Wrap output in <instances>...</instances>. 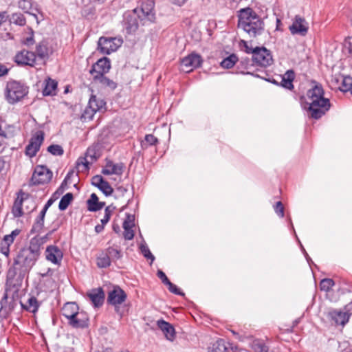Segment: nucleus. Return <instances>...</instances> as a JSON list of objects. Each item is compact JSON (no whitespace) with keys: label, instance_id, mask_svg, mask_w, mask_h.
<instances>
[{"label":"nucleus","instance_id":"nucleus-62","mask_svg":"<svg viewBox=\"0 0 352 352\" xmlns=\"http://www.w3.org/2000/svg\"><path fill=\"white\" fill-rule=\"evenodd\" d=\"M8 70L9 69L5 65L0 64V77L6 75L8 72Z\"/></svg>","mask_w":352,"mask_h":352},{"label":"nucleus","instance_id":"nucleus-40","mask_svg":"<svg viewBox=\"0 0 352 352\" xmlns=\"http://www.w3.org/2000/svg\"><path fill=\"white\" fill-rule=\"evenodd\" d=\"M334 281L331 278H324L320 281V289L324 292H329L334 285Z\"/></svg>","mask_w":352,"mask_h":352},{"label":"nucleus","instance_id":"nucleus-58","mask_svg":"<svg viewBox=\"0 0 352 352\" xmlns=\"http://www.w3.org/2000/svg\"><path fill=\"white\" fill-rule=\"evenodd\" d=\"M10 245L8 244H5L3 241L1 243V252L5 256H8L10 252Z\"/></svg>","mask_w":352,"mask_h":352},{"label":"nucleus","instance_id":"nucleus-33","mask_svg":"<svg viewBox=\"0 0 352 352\" xmlns=\"http://www.w3.org/2000/svg\"><path fill=\"white\" fill-rule=\"evenodd\" d=\"M237 60V56L232 54L221 62V66L223 68L230 69L234 65Z\"/></svg>","mask_w":352,"mask_h":352},{"label":"nucleus","instance_id":"nucleus-49","mask_svg":"<svg viewBox=\"0 0 352 352\" xmlns=\"http://www.w3.org/2000/svg\"><path fill=\"white\" fill-rule=\"evenodd\" d=\"M96 113V111H94L93 109L89 108V107L87 105V107L84 110L83 113L82 114V118L84 120H91L93 118L94 114Z\"/></svg>","mask_w":352,"mask_h":352},{"label":"nucleus","instance_id":"nucleus-10","mask_svg":"<svg viewBox=\"0 0 352 352\" xmlns=\"http://www.w3.org/2000/svg\"><path fill=\"white\" fill-rule=\"evenodd\" d=\"M52 177V173L46 166H37L32 177L34 184H44L49 182Z\"/></svg>","mask_w":352,"mask_h":352},{"label":"nucleus","instance_id":"nucleus-53","mask_svg":"<svg viewBox=\"0 0 352 352\" xmlns=\"http://www.w3.org/2000/svg\"><path fill=\"white\" fill-rule=\"evenodd\" d=\"M124 232L123 235L126 240H131L134 236V232L132 228L123 227Z\"/></svg>","mask_w":352,"mask_h":352},{"label":"nucleus","instance_id":"nucleus-31","mask_svg":"<svg viewBox=\"0 0 352 352\" xmlns=\"http://www.w3.org/2000/svg\"><path fill=\"white\" fill-rule=\"evenodd\" d=\"M340 81L341 85L338 87V88L342 91H350L352 87V78L350 76H341L340 79L338 80V82Z\"/></svg>","mask_w":352,"mask_h":352},{"label":"nucleus","instance_id":"nucleus-56","mask_svg":"<svg viewBox=\"0 0 352 352\" xmlns=\"http://www.w3.org/2000/svg\"><path fill=\"white\" fill-rule=\"evenodd\" d=\"M44 217L38 215V217L36 219L35 225L34 226V229H41L43 228L44 225Z\"/></svg>","mask_w":352,"mask_h":352},{"label":"nucleus","instance_id":"nucleus-17","mask_svg":"<svg viewBox=\"0 0 352 352\" xmlns=\"http://www.w3.org/2000/svg\"><path fill=\"white\" fill-rule=\"evenodd\" d=\"M87 296L95 307H100L104 302V293L102 288H96L87 293Z\"/></svg>","mask_w":352,"mask_h":352},{"label":"nucleus","instance_id":"nucleus-30","mask_svg":"<svg viewBox=\"0 0 352 352\" xmlns=\"http://www.w3.org/2000/svg\"><path fill=\"white\" fill-rule=\"evenodd\" d=\"M294 78V72L292 70L287 71L282 78L281 85L287 89H292L294 87L292 84Z\"/></svg>","mask_w":352,"mask_h":352},{"label":"nucleus","instance_id":"nucleus-60","mask_svg":"<svg viewBox=\"0 0 352 352\" xmlns=\"http://www.w3.org/2000/svg\"><path fill=\"white\" fill-rule=\"evenodd\" d=\"M31 35L29 37H27L24 41L23 43L28 46L32 45L34 43V38H33V31L32 29H30Z\"/></svg>","mask_w":352,"mask_h":352},{"label":"nucleus","instance_id":"nucleus-52","mask_svg":"<svg viewBox=\"0 0 352 352\" xmlns=\"http://www.w3.org/2000/svg\"><path fill=\"white\" fill-rule=\"evenodd\" d=\"M105 180L102 178L101 175H96L91 179V184L100 188V186L104 183Z\"/></svg>","mask_w":352,"mask_h":352},{"label":"nucleus","instance_id":"nucleus-37","mask_svg":"<svg viewBox=\"0 0 352 352\" xmlns=\"http://www.w3.org/2000/svg\"><path fill=\"white\" fill-rule=\"evenodd\" d=\"M10 23H13L16 25L23 26L25 24V19L21 13H14L10 17Z\"/></svg>","mask_w":352,"mask_h":352},{"label":"nucleus","instance_id":"nucleus-18","mask_svg":"<svg viewBox=\"0 0 352 352\" xmlns=\"http://www.w3.org/2000/svg\"><path fill=\"white\" fill-rule=\"evenodd\" d=\"M67 320L68 324L74 328H83L87 325L88 318L84 313L78 311Z\"/></svg>","mask_w":352,"mask_h":352},{"label":"nucleus","instance_id":"nucleus-26","mask_svg":"<svg viewBox=\"0 0 352 352\" xmlns=\"http://www.w3.org/2000/svg\"><path fill=\"white\" fill-rule=\"evenodd\" d=\"M21 304L23 309L34 314L37 311L40 306V303L34 296L29 298L25 305L23 303Z\"/></svg>","mask_w":352,"mask_h":352},{"label":"nucleus","instance_id":"nucleus-38","mask_svg":"<svg viewBox=\"0 0 352 352\" xmlns=\"http://www.w3.org/2000/svg\"><path fill=\"white\" fill-rule=\"evenodd\" d=\"M210 352H228V348L226 347L224 341L219 340L213 344Z\"/></svg>","mask_w":352,"mask_h":352},{"label":"nucleus","instance_id":"nucleus-20","mask_svg":"<svg viewBox=\"0 0 352 352\" xmlns=\"http://www.w3.org/2000/svg\"><path fill=\"white\" fill-rule=\"evenodd\" d=\"M329 317L336 324L344 325L349 320V315L346 312L338 310H332L328 313Z\"/></svg>","mask_w":352,"mask_h":352},{"label":"nucleus","instance_id":"nucleus-14","mask_svg":"<svg viewBox=\"0 0 352 352\" xmlns=\"http://www.w3.org/2000/svg\"><path fill=\"white\" fill-rule=\"evenodd\" d=\"M46 259L55 265H60L63 257L61 250L56 245H49L45 250Z\"/></svg>","mask_w":352,"mask_h":352},{"label":"nucleus","instance_id":"nucleus-55","mask_svg":"<svg viewBox=\"0 0 352 352\" xmlns=\"http://www.w3.org/2000/svg\"><path fill=\"white\" fill-rule=\"evenodd\" d=\"M88 164L89 162L86 158L79 159L77 162V167L78 169H80L82 166V169L81 170L83 171L84 170L88 169Z\"/></svg>","mask_w":352,"mask_h":352},{"label":"nucleus","instance_id":"nucleus-41","mask_svg":"<svg viewBox=\"0 0 352 352\" xmlns=\"http://www.w3.org/2000/svg\"><path fill=\"white\" fill-rule=\"evenodd\" d=\"M140 248L144 256L148 259H151V263H153L155 260V257L150 252L147 245L144 242L140 244Z\"/></svg>","mask_w":352,"mask_h":352},{"label":"nucleus","instance_id":"nucleus-59","mask_svg":"<svg viewBox=\"0 0 352 352\" xmlns=\"http://www.w3.org/2000/svg\"><path fill=\"white\" fill-rule=\"evenodd\" d=\"M157 274L159 278L162 280L164 284L166 285L169 281L166 274L162 270H158Z\"/></svg>","mask_w":352,"mask_h":352},{"label":"nucleus","instance_id":"nucleus-45","mask_svg":"<svg viewBox=\"0 0 352 352\" xmlns=\"http://www.w3.org/2000/svg\"><path fill=\"white\" fill-rule=\"evenodd\" d=\"M47 151L54 155L60 156L63 154V148L60 145H58V144L50 145L47 148Z\"/></svg>","mask_w":352,"mask_h":352},{"label":"nucleus","instance_id":"nucleus-9","mask_svg":"<svg viewBox=\"0 0 352 352\" xmlns=\"http://www.w3.org/2000/svg\"><path fill=\"white\" fill-rule=\"evenodd\" d=\"M44 140V134L41 131H37L30 139L25 148V154L30 157H34L39 151Z\"/></svg>","mask_w":352,"mask_h":352},{"label":"nucleus","instance_id":"nucleus-12","mask_svg":"<svg viewBox=\"0 0 352 352\" xmlns=\"http://www.w3.org/2000/svg\"><path fill=\"white\" fill-rule=\"evenodd\" d=\"M14 60L19 65L34 67L36 63V54L33 52L23 50L16 53Z\"/></svg>","mask_w":352,"mask_h":352},{"label":"nucleus","instance_id":"nucleus-63","mask_svg":"<svg viewBox=\"0 0 352 352\" xmlns=\"http://www.w3.org/2000/svg\"><path fill=\"white\" fill-rule=\"evenodd\" d=\"M169 1L175 5L182 6L186 2L187 0H169Z\"/></svg>","mask_w":352,"mask_h":352},{"label":"nucleus","instance_id":"nucleus-39","mask_svg":"<svg viewBox=\"0 0 352 352\" xmlns=\"http://www.w3.org/2000/svg\"><path fill=\"white\" fill-rule=\"evenodd\" d=\"M12 213L14 217H19L23 215L22 211V199H16L14 203V206L12 208Z\"/></svg>","mask_w":352,"mask_h":352},{"label":"nucleus","instance_id":"nucleus-47","mask_svg":"<svg viewBox=\"0 0 352 352\" xmlns=\"http://www.w3.org/2000/svg\"><path fill=\"white\" fill-rule=\"evenodd\" d=\"M19 232L17 230H13L10 234L6 235L3 237L2 241L5 244L10 245L14 242L15 236H16L19 234Z\"/></svg>","mask_w":352,"mask_h":352},{"label":"nucleus","instance_id":"nucleus-23","mask_svg":"<svg viewBox=\"0 0 352 352\" xmlns=\"http://www.w3.org/2000/svg\"><path fill=\"white\" fill-rule=\"evenodd\" d=\"M78 309V306L76 302H67L62 308V314L68 320L70 318H73L74 315L77 314Z\"/></svg>","mask_w":352,"mask_h":352},{"label":"nucleus","instance_id":"nucleus-61","mask_svg":"<svg viewBox=\"0 0 352 352\" xmlns=\"http://www.w3.org/2000/svg\"><path fill=\"white\" fill-rule=\"evenodd\" d=\"M345 46L347 47L349 54L352 55V37H348L346 38Z\"/></svg>","mask_w":352,"mask_h":352},{"label":"nucleus","instance_id":"nucleus-57","mask_svg":"<svg viewBox=\"0 0 352 352\" xmlns=\"http://www.w3.org/2000/svg\"><path fill=\"white\" fill-rule=\"evenodd\" d=\"M241 46L245 49V51L248 54H252L254 55V49L252 47H250L248 43L245 41H241Z\"/></svg>","mask_w":352,"mask_h":352},{"label":"nucleus","instance_id":"nucleus-8","mask_svg":"<svg viewBox=\"0 0 352 352\" xmlns=\"http://www.w3.org/2000/svg\"><path fill=\"white\" fill-rule=\"evenodd\" d=\"M126 294L120 287L115 286L113 289L108 294L107 301L109 304L115 307L117 313L120 312L119 305L124 302L126 299Z\"/></svg>","mask_w":352,"mask_h":352},{"label":"nucleus","instance_id":"nucleus-22","mask_svg":"<svg viewBox=\"0 0 352 352\" xmlns=\"http://www.w3.org/2000/svg\"><path fill=\"white\" fill-rule=\"evenodd\" d=\"M157 327L163 331L165 337L169 340H173L175 338V329L168 322L164 320H160L157 322Z\"/></svg>","mask_w":352,"mask_h":352},{"label":"nucleus","instance_id":"nucleus-5","mask_svg":"<svg viewBox=\"0 0 352 352\" xmlns=\"http://www.w3.org/2000/svg\"><path fill=\"white\" fill-rule=\"evenodd\" d=\"M154 0H142L140 9H137L138 19L142 21V24L146 22H152L155 19Z\"/></svg>","mask_w":352,"mask_h":352},{"label":"nucleus","instance_id":"nucleus-28","mask_svg":"<svg viewBox=\"0 0 352 352\" xmlns=\"http://www.w3.org/2000/svg\"><path fill=\"white\" fill-rule=\"evenodd\" d=\"M105 104L103 100L97 98L96 96H91L89 98L88 106L97 112L104 108Z\"/></svg>","mask_w":352,"mask_h":352},{"label":"nucleus","instance_id":"nucleus-32","mask_svg":"<svg viewBox=\"0 0 352 352\" xmlns=\"http://www.w3.org/2000/svg\"><path fill=\"white\" fill-rule=\"evenodd\" d=\"M49 49L47 47L45 42H41L39 44L36 45V52L37 55L41 58H44L48 56L49 55Z\"/></svg>","mask_w":352,"mask_h":352},{"label":"nucleus","instance_id":"nucleus-1","mask_svg":"<svg viewBox=\"0 0 352 352\" xmlns=\"http://www.w3.org/2000/svg\"><path fill=\"white\" fill-rule=\"evenodd\" d=\"M307 111L308 116L314 119L321 118L330 108L329 99L324 97V91L321 85L316 84L308 90L307 100L302 104Z\"/></svg>","mask_w":352,"mask_h":352},{"label":"nucleus","instance_id":"nucleus-44","mask_svg":"<svg viewBox=\"0 0 352 352\" xmlns=\"http://www.w3.org/2000/svg\"><path fill=\"white\" fill-rule=\"evenodd\" d=\"M114 208H115L111 206H109L105 208L104 217L100 220L101 223L103 225H106L109 222L110 217L113 212Z\"/></svg>","mask_w":352,"mask_h":352},{"label":"nucleus","instance_id":"nucleus-54","mask_svg":"<svg viewBox=\"0 0 352 352\" xmlns=\"http://www.w3.org/2000/svg\"><path fill=\"white\" fill-rule=\"evenodd\" d=\"M134 226L133 215L128 214L126 219L123 222V227L133 228Z\"/></svg>","mask_w":352,"mask_h":352},{"label":"nucleus","instance_id":"nucleus-43","mask_svg":"<svg viewBox=\"0 0 352 352\" xmlns=\"http://www.w3.org/2000/svg\"><path fill=\"white\" fill-rule=\"evenodd\" d=\"M157 142V138L152 134H148L145 136L144 140L142 142V146L146 147L147 146L155 145Z\"/></svg>","mask_w":352,"mask_h":352},{"label":"nucleus","instance_id":"nucleus-42","mask_svg":"<svg viewBox=\"0 0 352 352\" xmlns=\"http://www.w3.org/2000/svg\"><path fill=\"white\" fill-rule=\"evenodd\" d=\"M105 252L111 260L119 259L121 257L120 251L111 247L107 248Z\"/></svg>","mask_w":352,"mask_h":352},{"label":"nucleus","instance_id":"nucleus-51","mask_svg":"<svg viewBox=\"0 0 352 352\" xmlns=\"http://www.w3.org/2000/svg\"><path fill=\"white\" fill-rule=\"evenodd\" d=\"M275 212L281 218L284 217V206L281 201L276 202L274 206Z\"/></svg>","mask_w":352,"mask_h":352},{"label":"nucleus","instance_id":"nucleus-29","mask_svg":"<svg viewBox=\"0 0 352 352\" xmlns=\"http://www.w3.org/2000/svg\"><path fill=\"white\" fill-rule=\"evenodd\" d=\"M88 209L90 211H97L100 210L103 206V203L98 201V198L95 193L91 195L90 199L87 201Z\"/></svg>","mask_w":352,"mask_h":352},{"label":"nucleus","instance_id":"nucleus-50","mask_svg":"<svg viewBox=\"0 0 352 352\" xmlns=\"http://www.w3.org/2000/svg\"><path fill=\"white\" fill-rule=\"evenodd\" d=\"M168 287V290L177 295L184 296V294L180 292V289L173 283H172L170 280L166 284Z\"/></svg>","mask_w":352,"mask_h":352},{"label":"nucleus","instance_id":"nucleus-16","mask_svg":"<svg viewBox=\"0 0 352 352\" xmlns=\"http://www.w3.org/2000/svg\"><path fill=\"white\" fill-rule=\"evenodd\" d=\"M289 30L292 34L304 36L307 32L308 27L304 19L296 16L292 25L289 26Z\"/></svg>","mask_w":352,"mask_h":352},{"label":"nucleus","instance_id":"nucleus-36","mask_svg":"<svg viewBox=\"0 0 352 352\" xmlns=\"http://www.w3.org/2000/svg\"><path fill=\"white\" fill-rule=\"evenodd\" d=\"M252 349L254 352H267L268 348L262 340H256L252 342Z\"/></svg>","mask_w":352,"mask_h":352},{"label":"nucleus","instance_id":"nucleus-25","mask_svg":"<svg viewBox=\"0 0 352 352\" xmlns=\"http://www.w3.org/2000/svg\"><path fill=\"white\" fill-rule=\"evenodd\" d=\"M10 26V23L7 22L5 13H0V36L4 40L12 38L11 33L6 31V26Z\"/></svg>","mask_w":352,"mask_h":352},{"label":"nucleus","instance_id":"nucleus-13","mask_svg":"<svg viewBox=\"0 0 352 352\" xmlns=\"http://www.w3.org/2000/svg\"><path fill=\"white\" fill-rule=\"evenodd\" d=\"M138 10L135 9L133 12H127L124 15V27L127 33L134 32L138 28Z\"/></svg>","mask_w":352,"mask_h":352},{"label":"nucleus","instance_id":"nucleus-19","mask_svg":"<svg viewBox=\"0 0 352 352\" xmlns=\"http://www.w3.org/2000/svg\"><path fill=\"white\" fill-rule=\"evenodd\" d=\"M124 166L122 163L114 164L109 161L102 170V173L106 175H121L123 172Z\"/></svg>","mask_w":352,"mask_h":352},{"label":"nucleus","instance_id":"nucleus-7","mask_svg":"<svg viewBox=\"0 0 352 352\" xmlns=\"http://www.w3.org/2000/svg\"><path fill=\"white\" fill-rule=\"evenodd\" d=\"M122 44V40L118 38L100 37L98 45V49L105 54H109L116 52Z\"/></svg>","mask_w":352,"mask_h":352},{"label":"nucleus","instance_id":"nucleus-64","mask_svg":"<svg viewBox=\"0 0 352 352\" xmlns=\"http://www.w3.org/2000/svg\"><path fill=\"white\" fill-rule=\"evenodd\" d=\"M104 226L102 223L101 225H97L95 227V231L97 232V233H100L101 232L103 229H104Z\"/></svg>","mask_w":352,"mask_h":352},{"label":"nucleus","instance_id":"nucleus-6","mask_svg":"<svg viewBox=\"0 0 352 352\" xmlns=\"http://www.w3.org/2000/svg\"><path fill=\"white\" fill-rule=\"evenodd\" d=\"M252 58L255 65L261 67L269 66L273 63L271 52L264 47H256Z\"/></svg>","mask_w":352,"mask_h":352},{"label":"nucleus","instance_id":"nucleus-11","mask_svg":"<svg viewBox=\"0 0 352 352\" xmlns=\"http://www.w3.org/2000/svg\"><path fill=\"white\" fill-rule=\"evenodd\" d=\"M202 63L200 55L192 53L184 57L181 62V69L185 72H189L199 67Z\"/></svg>","mask_w":352,"mask_h":352},{"label":"nucleus","instance_id":"nucleus-15","mask_svg":"<svg viewBox=\"0 0 352 352\" xmlns=\"http://www.w3.org/2000/svg\"><path fill=\"white\" fill-rule=\"evenodd\" d=\"M110 68L109 60L107 58H100L93 65L90 74L92 76L97 74H105L109 72Z\"/></svg>","mask_w":352,"mask_h":352},{"label":"nucleus","instance_id":"nucleus-21","mask_svg":"<svg viewBox=\"0 0 352 352\" xmlns=\"http://www.w3.org/2000/svg\"><path fill=\"white\" fill-rule=\"evenodd\" d=\"M93 80L95 83L100 85L104 88H108L110 90H113L116 88L117 84L104 76V74H97L92 76Z\"/></svg>","mask_w":352,"mask_h":352},{"label":"nucleus","instance_id":"nucleus-34","mask_svg":"<svg viewBox=\"0 0 352 352\" xmlns=\"http://www.w3.org/2000/svg\"><path fill=\"white\" fill-rule=\"evenodd\" d=\"M97 265L100 268L107 267L111 265V259L106 252H102L97 258Z\"/></svg>","mask_w":352,"mask_h":352},{"label":"nucleus","instance_id":"nucleus-3","mask_svg":"<svg viewBox=\"0 0 352 352\" xmlns=\"http://www.w3.org/2000/svg\"><path fill=\"white\" fill-rule=\"evenodd\" d=\"M39 254V248L36 245L24 248L18 253L14 263L19 266L22 272H28L35 264Z\"/></svg>","mask_w":352,"mask_h":352},{"label":"nucleus","instance_id":"nucleus-48","mask_svg":"<svg viewBox=\"0 0 352 352\" xmlns=\"http://www.w3.org/2000/svg\"><path fill=\"white\" fill-rule=\"evenodd\" d=\"M106 196L111 195L113 191L112 187L109 185V184L104 181V183L100 186L99 188Z\"/></svg>","mask_w":352,"mask_h":352},{"label":"nucleus","instance_id":"nucleus-46","mask_svg":"<svg viewBox=\"0 0 352 352\" xmlns=\"http://www.w3.org/2000/svg\"><path fill=\"white\" fill-rule=\"evenodd\" d=\"M74 174H75V172L73 170L68 172L65 178L63 181L60 186L59 187V189H58L59 190H60L61 192H63L65 189L67 188V186L69 184V179L74 177Z\"/></svg>","mask_w":352,"mask_h":352},{"label":"nucleus","instance_id":"nucleus-2","mask_svg":"<svg viewBox=\"0 0 352 352\" xmlns=\"http://www.w3.org/2000/svg\"><path fill=\"white\" fill-rule=\"evenodd\" d=\"M238 28L251 38H256L264 32V23L252 9H241L238 14Z\"/></svg>","mask_w":352,"mask_h":352},{"label":"nucleus","instance_id":"nucleus-24","mask_svg":"<svg viewBox=\"0 0 352 352\" xmlns=\"http://www.w3.org/2000/svg\"><path fill=\"white\" fill-rule=\"evenodd\" d=\"M18 6L20 9L24 10L25 12L29 13L31 16H32L36 21V23H39V19L36 13L29 12L30 10H36L38 12V10L35 8H33L32 3L31 0H20L18 2Z\"/></svg>","mask_w":352,"mask_h":352},{"label":"nucleus","instance_id":"nucleus-27","mask_svg":"<svg viewBox=\"0 0 352 352\" xmlns=\"http://www.w3.org/2000/svg\"><path fill=\"white\" fill-rule=\"evenodd\" d=\"M56 88L57 82L51 78H48L45 81V85L43 89V94L44 96L55 95Z\"/></svg>","mask_w":352,"mask_h":352},{"label":"nucleus","instance_id":"nucleus-35","mask_svg":"<svg viewBox=\"0 0 352 352\" xmlns=\"http://www.w3.org/2000/svg\"><path fill=\"white\" fill-rule=\"evenodd\" d=\"M73 199V195L68 192L59 201L58 208L60 210H65Z\"/></svg>","mask_w":352,"mask_h":352},{"label":"nucleus","instance_id":"nucleus-4","mask_svg":"<svg viewBox=\"0 0 352 352\" xmlns=\"http://www.w3.org/2000/svg\"><path fill=\"white\" fill-rule=\"evenodd\" d=\"M28 92L29 88L24 83L12 80L6 85L5 96L8 103L15 104L26 96Z\"/></svg>","mask_w":352,"mask_h":352}]
</instances>
